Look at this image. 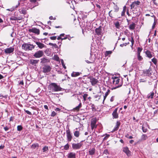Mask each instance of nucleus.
I'll use <instances>...</instances> for the list:
<instances>
[{"instance_id":"20","label":"nucleus","mask_w":158,"mask_h":158,"mask_svg":"<svg viewBox=\"0 0 158 158\" xmlns=\"http://www.w3.org/2000/svg\"><path fill=\"white\" fill-rule=\"evenodd\" d=\"M35 43L38 45V47L40 49H42L46 47V46L44 44L40 42H36Z\"/></svg>"},{"instance_id":"55","label":"nucleus","mask_w":158,"mask_h":158,"mask_svg":"<svg viewBox=\"0 0 158 158\" xmlns=\"http://www.w3.org/2000/svg\"><path fill=\"white\" fill-rule=\"evenodd\" d=\"M103 153L106 155L109 154V152L108 150L107 149H105L103 152Z\"/></svg>"},{"instance_id":"8","label":"nucleus","mask_w":158,"mask_h":158,"mask_svg":"<svg viewBox=\"0 0 158 158\" xmlns=\"http://www.w3.org/2000/svg\"><path fill=\"white\" fill-rule=\"evenodd\" d=\"M44 55V53L42 50H39L36 52L33 55V56L36 58H40Z\"/></svg>"},{"instance_id":"45","label":"nucleus","mask_w":158,"mask_h":158,"mask_svg":"<svg viewBox=\"0 0 158 158\" xmlns=\"http://www.w3.org/2000/svg\"><path fill=\"white\" fill-rule=\"evenodd\" d=\"M112 53V52L110 51H106L105 53V56H108L109 55L111 54Z\"/></svg>"},{"instance_id":"46","label":"nucleus","mask_w":158,"mask_h":158,"mask_svg":"<svg viewBox=\"0 0 158 158\" xmlns=\"http://www.w3.org/2000/svg\"><path fill=\"white\" fill-rule=\"evenodd\" d=\"M91 107L92 109V110L93 111H96V109L95 107V106L94 104H91Z\"/></svg>"},{"instance_id":"40","label":"nucleus","mask_w":158,"mask_h":158,"mask_svg":"<svg viewBox=\"0 0 158 158\" xmlns=\"http://www.w3.org/2000/svg\"><path fill=\"white\" fill-rule=\"evenodd\" d=\"M42 150L43 151V152H47L48 151V146H44L43 149Z\"/></svg>"},{"instance_id":"33","label":"nucleus","mask_w":158,"mask_h":158,"mask_svg":"<svg viewBox=\"0 0 158 158\" xmlns=\"http://www.w3.org/2000/svg\"><path fill=\"white\" fill-rule=\"evenodd\" d=\"M39 60H30V64H37L39 62Z\"/></svg>"},{"instance_id":"16","label":"nucleus","mask_w":158,"mask_h":158,"mask_svg":"<svg viewBox=\"0 0 158 158\" xmlns=\"http://www.w3.org/2000/svg\"><path fill=\"white\" fill-rule=\"evenodd\" d=\"M121 125V123L118 121H117L115 126L114 127V128L113 129V130L111 131L112 132H115L117 131L119 128L120 127V125Z\"/></svg>"},{"instance_id":"53","label":"nucleus","mask_w":158,"mask_h":158,"mask_svg":"<svg viewBox=\"0 0 158 158\" xmlns=\"http://www.w3.org/2000/svg\"><path fill=\"white\" fill-rule=\"evenodd\" d=\"M152 1L154 4L158 6V0L157 2H156V0H152Z\"/></svg>"},{"instance_id":"35","label":"nucleus","mask_w":158,"mask_h":158,"mask_svg":"<svg viewBox=\"0 0 158 158\" xmlns=\"http://www.w3.org/2000/svg\"><path fill=\"white\" fill-rule=\"evenodd\" d=\"M95 149L94 148H93L91 150L89 151V155H92L94 154L95 152Z\"/></svg>"},{"instance_id":"43","label":"nucleus","mask_w":158,"mask_h":158,"mask_svg":"<svg viewBox=\"0 0 158 158\" xmlns=\"http://www.w3.org/2000/svg\"><path fill=\"white\" fill-rule=\"evenodd\" d=\"M152 61L155 65H156L157 64V59L156 58H153L152 59Z\"/></svg>"},{"instance_id":"32","label":"nucleus","mask_w":158,"mask_h":158,"mask_svg":"<svg viewBox=\"0 0 158 158\" xmlns=\"http://www.w3.org/2000/svg\"><path fill=\"white\" fill-rule=\"evenodd\" d=\"M154 93L153 92H151L150 94H149L147 95V98L148 99L151 98L152 99L153 98V96L154 95Z\"/></svg>"},{"instance_id":"54","label":"nucleus","mask_w":158,"mask_h":158,"mask_svg":"<svg viewBox=\"0 0 158 158\" xmlns=\"http://www.w3.org/2000/svg\"><path fill=\"white\" fill-rule=\"evenodd\" d=\"M50 39L52 40H55L56 39V36H51L50 37Z\"/></svg>"},{"instance_id":"30","label":"nucleus","mask_w":158,"mask_h":158,"mask_svg":"<svg viewBox=\"0 0 158 158\" xmlns=\"http://www.w3.org/2000/svg\"><path fill=\"white\" fill-rule=\"evenodd\" d=\"M39 147V145L38 143H36L33 144L31 146V148L34 149L35 148L38 149Z\"/></svg>"},{"instance_id":"9","label":"nucleus","mask_w":158,"mask_h":158,"mask_svg":"<svg viewBox=\"0 0 158 158\" xmlns=\"http://www.w3.org/2000/svg\"><path fill=\"white\" fill-rule=\"evenodd\" d=\"M42 69V71L43 73H47L51 71L52 68L49 65H45L43 67Z\"/></svg>"},{"instance_id":"47","label":"nucleus","mask_w":158,"mask_h":158,"mask_svg":"<svg viewBox=\"0 0 158 158\" xmlns=\"http://www.w3.org/2000/svg\"><path fill=\"white\" fill-rule=\"evenodd\" d=\"M69 148V145L68 143H67L64 146V149L65 150H68Z\"/></svg>"},{"instance_id":"57","label":"nucleus","mask_w":158,"mask_h":158,"mask_svg":"<svg viewBox=\"0 0 158 158\" xmlns=\"http://www.w3.org/2000/svg\"><path fill=\"white\" fill-rule=\"evenodd\" d=\"M131 46H133V45L134 44V40L133 39V37H131Z\"/></svg>"},{"instance_id":"58","label":"nucleus","mask_w":158,"mask_h":158,"mask_svg":"<svg viewBox=\"0 0 158 158\" xmlns=\"http://www.w3.org/2000/svg\"><path fill=\"white\" fill-rule=\"evenodd\" d=\"M114 96H112L110 98V101L111 102H113L114 100Z\"/></svg>"},{"instance_id":"17","label":"nucleus","mask_w":158,"mask_h":158,"mask_svg":"<svg viewBox=\"0 0 158 158\" xmlns=\"http://www.w3.org/2000/svg\"><path fill=\"white\" fill-rule=\"evenodd\" d=\"M15 49L14 47H11L7 48L5 50V52L6 54H10L13 52Z\"/></svg>"},{"instance_id":"7","label":"nucleus","mask_w":158,"mask_h":158,"mask_svg":"<svg viewBox=\"0 0 158 158\" xmlns=\"http://www.w3.org/2000/svg\"><path fill=\"white\" fill-rule=\"evenodd\" d=\"M81 142L77 143H73L72 144V148L74 150H77L80 149L83 145Z\"/></svg>"},{"instance_id":"28","label":"nucleus","mask_w":158,"mask_h":158,"mask_svg":"<svg viewBox=\"0 0 158 158\" xmlns=\"http://www.w3.org/2000/svg\"><path fill=\"white\" fill-rule=\"evenodd\" d=\"M148 138L147 135L143 134L141 136L140 139L141 141H144L147 139Z\"/></svg>"},{"instance_id":"13","label":"nucleus","mask_w":158,"mask_h":158,"mask_svg":"<svg viewBox=\"0 0 158 158\" xmlns=\"http://www.w3.org/2000/svg\"><path fill=\"white\" fill-rule=\"evenodd\" d=\"M102 28L101 26H100L98 28H97L95 29V33L98 36L102 35Z\"/></svg>"},{"instance_id":"26","label":"nucleus","mask_w":158,"mask_h":158,"mask_svg":"<svg viewBox=\"0 0 158 158\" xmlns=\"http://www.w3.org/2000/svg\"><path fill=\"white\" fill-rule=\"evenodd\" d=\"M81 73L78 72H73L71 74V76L73 77H75L79 76Z\"/></svg>"},{"instance_id":"42","label":"nucleus","mask_w":158,"mask_h":158,"mask_svg":"<svg viewBox=\"0 0 158 158\" xmlns=\"http://www.w3.org/2000/svg\"><path fill=\"white\" fill-rule=\"evenodd\" d=\"M48 44L50 45H51L54 47L55 48H58V46L56 44H52L51 43H49Z\"/></svg>"},{"instance_id":"18","label":"nucleus","mask_w":158,"mask_h":158,"mask_svg":"<svg viewBox=\"0 0 158 158\" xmlns=\"http://www.w3.org/2000/svg\"><path fill=\"white\" fill-rule=\"evenodd\" d=\"M22 49L25 50H30V44L24 43L22 45Z\"/></svg>"},{"instance_id":"24","label":"nucleus","mask_w":158,"mask_h":158,"mask_svg":"<svg viewBox=\"0 0 158 158\" xmlns=\"http://www.w3.org/2000/svg\"><path fill=\"white\" fill-rule=\"evenodd\" d=\"M145 54L147 55V56L148 58L150 59L152 57V55L151 52L149 50H147L145 52Z\"/></svg>"},{"instance_id":"2","label":"nucleus","mask_w":158,"mask_h":158,"mask_svg":"<svg viewBox=\"0 0 158 158\" xmlns=\"http://www.w3.org/2000/svg\"><path fill=\"white\" fill-rule=\"evenodd\" d=\"M50 88V89H52V91L57 92L61 90L62 88L60 85H58L55 83H52L49 85Z\"/></svg>"},{"instance_id":"61","label":"nucleus","mask_w":158,"mask_h":158,"mask_svg":"<svg viewBox=\"0 0 158 158\" xmlns=\"http://www.w3.org/2000/svg\"><path fill=\"white\" fill-rule=\"evenodd\" d=\"M88 96V94H84L83 95V97L87 98Z\"/></svg>"},{"instance_id":"50","label":"nucleus","mask_w":158,"mask_h":158,"mask_svg":"<svg viewBox=\"0 0 158 158\" xmlns=\"http://www.w3.org/2000/svg\"><path fill=\"white\" fill-rule=\"evenodd\" d=\"M106 136L103 138V140H106L110 136V135L106 134Z\"/></svg>"},{"instance_id":"48","label":"nucleus","mask_w":158,"mask_h":158,"mask_svg":"<svg viewBox=\"0 0 158 158\" xmlns=\"http://www.w3.org/2000/svg\"><path fill=\"white\" fill-rule=\"evenodd\" d=\"M54 59L56 61H59L60 59L59 57L57 55H55L54 56Z\"/></svg>"},{"instance_id":"31","label":"nucleus","mask_w":158,"mask_h":158,"mask_svg":"<svg viewBox=\"0 0 158 158\" xmlns=\"http://www.w3.org/2000/svg\"><path fill=\"white\" fill-rule=\"evenodd\" d=\"M127 9V6H125L123 7V11L121 13V16H124L125 15V12L126 11Z\"/></svg>"},{"instance_id":"63","label":"nucleus","mask_w":158,"mask_h":158,"mask_svg":"<svg viewBox=\"0 0 158 158\" xmlns=\"http://www.w3.org/2000/svg\"><path fill=\"white\" fill-rule=\"evenodd\" d=\"M55 110L56 111H60V110L59 108H56L55 109Z\"/></svg>"},{"instance_id":"14","label":"nucleus","mask_w":158,"mask_h":158,"mask_svg":"<svg viewBox=\"0 0 158 158\" xmlns=\"http://www.w3.org/2000/svg\"><path fill=\"white\" fill-rule=\"evenodd\" d=\"M31 4V6H30V9L34 8L36 6L38 5V3L37 2V0H30V5Z\"/></svg>"},{"instance_id":"29","label":"nucleus","mask_w":158,"mask_h":158,"mask_svg":"<svg viewBox=\"0 0 158 158\" xmlns=\"http://www.w3.org/2000/svg\"><path fill=\"white\" fill-rule=\"evenodd\" d=\"M41 63L42 64H44L47 63L49 61L48 60L44 57L43 58L41 59Z\"/></svg>"},{"instance_id":"36","label":"nucleus","mask_w":158,"mask_h":158,"mask_svg":"<svg viewBox=\"0 0 158 158\" xmlns=\"http://www.w3.org/2000/svg\"><path fill=\"white\" fill-rule=\"evenodd\" d=\"M110 90L109 89H108L107 91L105 93V95L104 96V99L103 101L105 100L106 97L108 95L110 94Z\"/></svg>"},{"instance_id":"39","label":"nucleus","mask_w":158,"mask_h":158,"mask_svg":"<svg viewBox=\"0 0 158 158\" xmlns=\"http://www.w3.org/2000/svg\"><path fill=\"white\" fill-rule=\"evenodd\" d=\"M19 10L21 13L25 14L26 13V10L24 8L19 9Z\"/></svg>"},{"instance_id":"21","label":"nucleus","mask_w":158,"mask_h":158,"mask_svg":"<svg viewBox=\"0 0 158 158\" xmlns=\"http://www.w3.org/2000/svg\"><path fill=\"white\" fill-rule=\"evenodd\" d=\"M30 32H31L36 33L37 35H39L40 34V31L39 29L34 28L31 29H30Z\"/></svg>"},{"instance_id":"38","label":"nucleus","mask_w":158,"mask_h":158,"mask_svg":"<svg viewBox=\"0 0 158 158\" xmlns=\"http://www.w3.org/2000/svg\"><path fill=\"white\" fill-rule=\"evenodd\" d=\"M115 27L118 29H119L120 27V24L118 22H117L114 23Z\"/></svg>"},{"instance_id":"4","label":"nucleus","mask_w":158,"mask_h":158,"mask_svg":"<svg viewBox=\"0 0 158 158\" xmlns=\"http://www.w3.org/2000/svg\"><path fill=\"white\" fill-rule=\"evenodd\" d=\"M152 69L150 67L148 69H145L143 70V74L144 76L150 77L152 74Z\"/></svg>"},{"instance_id":"12","label":"nucleus","mask_w":158,"mask_h":158,"mask_svg":"<svg viewBox=\"0 0 158 158\" xmlns=\"http://www.w3.org/2000/svg\"><path fill=\"white\" fill-rule=\"evenodd\" d=\"M123 151L128 156H131V152L129 150L127 147H123Z\"/></svg>"},{"instance_id":"52","label":"nucleus","mask_w":158,"mask_h":158,"mask_svg":"<svg viewBox=\"0 0 158 158\" xmlns=\"http://www.w3.org/2000/svg\"><path fill=\"white\" fill-rule=\"evenodd\" d=\"M56 114V113L54 111H53L52 112L51 114V116L52 117H54Z\"/></svg>"},{"instance_id":"34","label":"nucleus","mask_w":158,"mask_h":158,"mask_svg":"<svg viewBox=\"0 0 158 158\" xmlns=\"http://www.w3.org/2000/svg\"><path fill=\"white\" fill-rule=\"evenodd\" d=\"M80 135V132L79 131H76L74 132V136L77 138L79 137Z\"/></svg>"},{"instance_id":"37","label":"nucleus","mask_w":158,"mask_h":158,"mask_svg":"<svg viewBox=\"0 0 158 158\" xmlns=\"http://www.w3.org/2000/svg\"><path fill=\"white\" fill-rule=\"evenodd\" d=\"M114 10L115 12L117 13L119 10V7L117 6V5H115L114 7Z\"/></svg>"},{"instance_id":"10","label":"nucleus","mask_w":158,"mask_h":158,"mask_svg":"<svg viewBox=\"0 0 158 158\" xmlns=\"http://www.w3.org/2000/svg\"><path fill=\"white\" fill-rule=\"evenodd\" d=\"M97 120L95 118H93L92 119L90 123V126L92 130H93L94 128H96L97 125H96Z\"/></svg>"},{"instance_id":"51","label":"nucleus","mask_w":158,"mask_h":158,"mask_svg":"<svg viewBox=\"0 0 158 158\" xmlns=\"http://www.w3.org/2000/svg\"><path fill=\"white\" fill-rule=\"evenodd\" d=\"M23 129V127L21 125H19L17 126V129L18 131H20Z\"/></svg>"},{"instance_id":"11","label":"nucleus","mask_w":158,"mask_h":158,"mask_svg":"<svg viewBox=\"0 0 158 158\" xmlns=\"http://www.w3.org/2000/svg\"><path fill=\"white\" fill-rule=\"evenodd\" d=\"M90 79V82L93 86L95 85L98 82V80L93 77H90L89 78Z\"/></svg>"},{"instance_id":"3","label":"nucleus","mask_w":158,"mask_h":158,"mask_svg":"<svg viewBox=\"0 0 158 158\" xmlns=\"http://www.w3.org/2000/svg\"><path fill=\"white\" fill-rule=\"evenodd\" d=\"M22 2H24V4H25V3H26L27 2V0H20L19 1H18V4L16 6H13L11 8L7 9L6 10H7L10 11H11L15 10L20 5V3Z\"/></svg>"},{"instance_id":"1","label":"nucleus","mask_w":158,"mask_h":158,"mask_svg":"<svg viewBox=\"0 0 158 158\" xmlns=\"http://www.w3.org/2000/svg\"><path fill=\"white\" fill-rule=\"evenodd\" d=\"M112 79L113 80V85H116L115 87H113L112 88V89H115L122 86L123 84L122 83H120L119 84H118L120 81V79L118 77H112Z\"/></svg>"},{"instance_id":"6","label":"nucleus","mask_w":158,"mask_h":158,"mask_svg":"<svg viewBox=\"0 0 158 158\" xmlns=\"http://www.w3.org/2000/svg\"><path fill=\"white\" fill-rule=\"evenodd\" d=\"M140 4V2L138 1L133 2L130 5L131 9L132 10L136 9Z\"/></svg>"},{"instance_id":"59","label":"nucleus","mask_w":158,"mask_h":158,"mask_svg":"<svg viewBox=\"0 0 158 158\" xmlns=\"http://www.w3.org/2000/svg\"><path fill=\"white\" fill-rule=\"evenodd\" d=\"M127 45V43H125L124 44H121L120 45V46L122 47H123L124 46H126Z\"/></svg>"},{"instance_id":"56","label":"nucleus","mask_w":158,"mask_h":158,"mask_svg":"<svg viewBox=\"0 0 158 158\" xmlns=\"http://www.w3.org/2000/svg\"><path fill=\"white\" fill-rule=\"evenodd\" d=\"M156 24V22L155 21H154V23H153V24L152 25V29H153L155 27V26Z\"/></svg>"},{"instance_id":"19","label":"nucleus","mask_w":158,"mask_h":158,"mask_svg":"<svg viewBox=\"0 0 158 158\" xmlns=\"http://www.w3.org/2000/svg\"><path fill=\"white\" fill-rule=\"evenodd\" d=\"M68 158H76V155L75 153L70 152L68 154Z\"/></svg>"},{"instance_id":"27","label":"nucleus","mask_w":158,"mask_h":158,"mask_svg":"<svg viewBox=\"0 0 158 158\" xmlns=\"http://www.w3.org/2000/svg\"><path fill=\"white\" fill-rule=\"evenodd\" d=\"M82 106V104L81 102L80 103L79 105L75 108H74L73 109V110L74 111H78L80 109V108H81Z\"/></svg>"},{"instance_id":"22","label":"nucleus","mask_w":158,"mask_h":158,"mask_svg":"<svg viewBox=\"0 0 158 158\" xmlns=\"http://www.w3.org/2000/svg\"><path fill=\"white\" fill-rule=\"evenodd\" d=\"M116 13H117L115 12L114 11H113L112 10H111L109 12L108 14L109 16L111 18H113L114 16L116 15Z\"/></svg>"},{"instance_id":"60","label":"nucleus","mask_w":158,"mask_h":158,"mask_svg":"<svg viewBox=\"0 0 158 158\" xmlns=\"http://www.w3.org/2000/svg\"><path fill=\"white\" fill-rule=\"evenodd\" d=\"M19 85H23V81H19Z\"/></svg>"},{"instance_id":"64","label":"nucleus","mask_w":158,"mask_h":158,"mask_svg":"<svg viewBox=\"0 0 158 158\" xmlns=\"http://www.w3.org/2000/svg\"><path fill=\"white\" fill-rule=\"evenodd\" d=\"M44 108L46 109V110H48V106L47 105H45L44 106Z\"/></svg>"},{"instance_id":"25","label":"nucleus","mask_w":158,"mask_h":158,"mask_svg":"<svg viewBox=\"0 0 158 158\" xmlns=\"http://www.w3.org/2000/svg\"><path fill=\"white\" fill-rule=\"evenodd\" d=\"M135 24L134 23H132L131 24L129 25V28L130 30H134L135 29Z\"/></svg>"},{"instance_id":"5","label":"nucleus","mask_w":158,"mask_h":158,"mask_svg":"<svg viewBox=\"0 0 158 158\" xmlns=\"http://www.w3.org/2000/svg\"><path fill=\"white\" fill-rule=\"evenodd\" d=\"M67 140L68 142L71 141L73 138L72 134L69 128L66 131Z\"/></svg>"},{"instance_id":"23","label":"nucleus","mask_w":158,"mask_h":158,"mask_svg":"<svg viewBox=\"0 0 158 158\" xmlns=\"http://www.w3.org/2000/svg\"><path fill=\"white\" fill-rule=\"evenodd\" d=\"M22 17H15L14 16H12L10 18V19L11 20H22Z\"/></svg>"},{"instance_id":"41","label":"nucleus","mask_w":158,"mask_h":158,"mask_svg":"<svg viewBox=\"0 0 158 158\" xmlns=\"http://www.w3.org/2000/svg\"><path fill=\"white\" fill-rule=\"evenodd\" d=\"M143 50L142 48L138 47L137 49V54H140V53Z\"/></svg>"},{"instance_id":"15","label":"nucleus","mask_w":158,"mask_h":158,"mask_svg":"<svg viewBox=\"0 0 158 158\" xmlns=\"http://www.w3.org/2000/svg\"><path fill=\"white\" fill-rule=\"evenodd\" d=\"M118 107L116 108L112 113L113 118H118V114L117 113Z\"/></svg>"},{"instance_id":"49","label":"nucleus","mask_w":158,"mask_h":158,"mask_svg":"<svg viewBox=\"0 0 158 158\" xmlns=\"http://www.w3.org/2000/svg\"><path fill=\"white\" fill-rule=\"evenodd\" d=\"M142 130L143 131L144 133L147 132L148 131L147 129L143 126H142Z\"/></svg>"},{"instance_id":"62","label":"nucleus","mask_w":158,"mask_h":158,"mask_svg":"<svg viewBox=\"0 0 158 158\" xmlns=\"http://www.w3.org/2000/svg\"><path fill=\"white\" fill-rule=\"evenodd\" d=\"M4 130L6 131L8 130L9 129V128L6 126L4 127Z\"/></svg>"},{"instance_id":"44","label":"nucleus","mask_w":158,"mask_h":158,"mask_svg":"<svg viewBox=\"0 0 158 158\" xmlns=\"http://www.w3.org/2000/svg\"><path fill=\"white\" fill-rule=\"evenodd\" d=\"M137 56L138 60L140 61L143 60V58L140 56V54H137Z\"/></svg>"}]
</instances>
